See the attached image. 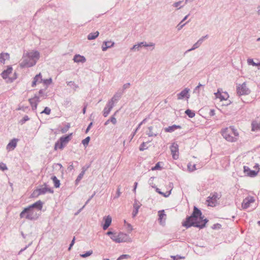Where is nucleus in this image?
Wrapping results in <instances>:
<instances>
[{
	"mask_svg": "<svg viewBox=\"0 0 260 260\" xmlns=\"http://www.w3.org/2000/svg\"><path fill=\"white\" fill-rule=\"evenodd\" d=\"M42 81H43V80L42 78V76H41V74L40 73L39 74L37 75L35 77V78L34 79V81L32 83V86H36L37 85V84L41 83L42 82Z\"/></svg>",
	"mask_w": 260,
	"mask_h": 260,
	"instance_id": "23",
	"label": "nucleus"
},
{
	"mask_svg": "<svg viewBox=\"0 0 260 260\" xmlns=\"http://www.w3.org/2000/svg\"><path fill=\"white\" fill-rule=\"evenodd\" d=\"M40 195H38V191L37 188L34 190L32 193L31 194V197L32 198H37Z\"/></svg>",
	"mask_w": 260,
	"mask_h": 260,
	"instance_id": "48",
	"label": "nucleus"
},
{
	"mask_svg": "<svg viewBox=\"0 0 260 260\" xmlns=\"http://www.w3.org/2000/svg\"><path fill=\"white\" fill-rule=\"evenodd\" d=\"M171 193V190H170L169 191H167L166 192H163V193L161 194V196H162L164 197L167 198V197H168L170 195Z\"/></svg>",
	"mask_w": 260,
	"mask_h": 260,
	"instance_id": "53",
	"label": "nucleus"
},
{
	"mask_svg": "<svg viewBox=\"0 0 260 260\" xmlns=\"http://www.w3.org/2000/svg\"><path fill=\"white\" fill-rule=\"evenodd\" d=\"M29 101H30V104L31 105H32V103L36 101V99L35 98L31 99L29 100Z\"/></svg>",
	"mask_w": 260,
	"mask_h": 260,
	"instance_id": "63",
	"label": "nucleus"
},
{
	"mask_svg": "<svg viewBox=\"0 0 260 260\" xmlns=\"http://www.w3.org/2000/svg\"><path fill=\"white\" fill-rule=\"evenodd\" d=\"M114 42L112 41H106L104 43L102 46L103 51H106L108 48L112 47L114 45Z\"/></svg>",
	"mask_w": 260,
	"mask_h": 260,
	"instance_id": "24",
	"label": "nucleus"
},
{
	"mask_svg": "<svg viewBox=\"0 0 260 260\" xmlns=\"http://www.w3.org/2000/svg\"><path fill=\"white\" fill-rule=\"evenodd\" d=\"M43 204H44V202H43L41 200H39L32 204L29 205L26 208H27V209H34L36 210H38L42 211V209L43 207Z\"/></svg>",
	"mask_w": 260,
	"mask_h": 260,
	"instance_id": "14",
	"label": "nucleus"
},
{
	"mask_svg": "<svg viewBox=\"0 0 260 260\" xmlns=\"http://www.w3.org/2000/svg\"><path fill=\"white\" fill-rule=\"evenodd\" d=\"M243 172L247 176L250 177H254L257 176L259 172V170H251L248 167L244 166L243 167Z\"/></svg>",
	"mask_w": 260,
	"mask_h": 260,
	"instance_id": "12",
	"label": "nucleus"
},
{
	"mask_svg": "<svg viewBox=\"0 0 260 260\" xmlns=\"http://www.w3.org/2000/svg\"><path fill=\"white\" fill-rule=\"evenodd\" d=\"M51 110L48 107H46L44 110L41 112V114H49L50 113Z\"/></svg>",
	"mask_w": 260,
	"mask_h": 260,
	"instance_id": "50",
	"label": "nucleus"
},
{
	"mask_svg": "<svg viewBox=\"0 0 260 260\" xmlns=\"http://www.w3.org/2000/svg\"><path fill=\"white\" fill-rule=\"evenodd\" d=\"M125 226H126V228L127 231L129 233L131 232L133 230L132 225H131V224L129 223H126V225Z\"/></svg>",
	"mask_w": 260,
	"mask_h": 260,
	"instance_id": "45",
	"label": "nucleus"
},
{
	"mask_svg": "<svg viewBox=\"0 0 260 260\" xmlns=\"http://www.w3.org/2000/svg\"><path fill=\"white\" fill-rule=\"evenodd\" d=\"M158 220L159 221V222L161 224L162 219L164 218V217L166 216V214L165 213V211L164 210L159 211L158 212Z\"/></svg>",
	"mask_w": 260,
	"mask_h": 260,
	"instance_id": "27",
	"label": "nucleus"
},
{
	"mask_svg": "<svg viewBox=\"0 0 260 260\" xmlns=\"http://www.w3.org/2000/svg\"><path fill=\"white\" fill-rule=\"evenodd\" d=\"M92 125H93V122H90L89 123L88 125L87 126V128H86V129L85 130V133L86 134H87L89 131V130L90 129V128H91Z\"/></svg>",
	"mask_w": 260,
	"mask_h": 260,
	"instance_id": "51",
	"label": "nucleus"
},
{
	"mask_svg": "<svg viewBox=\"0 0 260 260\" xmlns=\"http://www.w3.org/2000/svg\"><path fill=\"white\" fill-rule=\"evenodd\" d=\"M229 130H230V132H231V134H232L235 136L234 137H238L239 136L238 132H237V129L234 128V126H230L229 128Z\"/></svg>",
	"mask_w": 260,
	"mask_h": 260,
	"instance_id": "32",
	"label": "nucleus"
},
{
	"mask_svg": "<svg viewBox=\"0 0 260 260\" xmlns=\"http://www.w3.org/2000/svg\"><path fill=\"white\" fill-rule=\"evenodd\" d=\"M38 195L45 194L47 192L53 193L54 190L51 187H43V186H41L40 188H37Z\"/></svg>",
	"mask_w": 260,
	"mask_h": 260,
	"instance_id": "17",
	"label": "nucleus"
},
{
	"mask_svg": "<svg viewBox=\"0 0 260 260\" xmlns=\"http://www.w3.org/2000/svg\"><path fill=\"white\" fill-rule=\"evenodd\" d=\"M215 95L216 99H218L220 102H223V105H228L231 104V102L229 99V95L226 92H223L221 90L218 89Z\"/></svg>",
	"mask_w": 260,
	"mask_h": 260,
	"instance_id": "6",
	"label": "nucleus"
},
{
	"mask_svg": "<svg viewBox=\"0 0 260 260\" xmlns=\"http://www.w3.org/2000/svg\"><path fill=\"white\" fill-rule=\"evenodd\" d=\"M247 62L249 64H251L253 66H258V64L254 62L252 59H248Z\"/></svg>",
	"mask_w": 260,
	"mask_h": 260,
	"instance_id": "46",
	"label": "nucleus"
},
{
	"mask_svg": "<svg viewBox=\"0 0 260 260\" xmlns=\"http://www.w3.org/2000/svg\"><path fill=\"white\" fill-rule=\"evenodd\" d=\"M70 127V123H67L66 124L65 126L61 128L60 132L62 133H66L68 132L69 128Z\"/></svg>",
	"mask_w": 260,
	"mask_h": 260,
	"instance_id": "34",
	"label": "nucleus"
},
{
	"mask_svg": "<svg viewBox=\"0 0 260 260\" xmlns=\"http://www.w3.org/2000/svg\"><path fill=\"white\" fill-rule=\"evenodd\" d=\"M41 215V211L32 209H27L25 207L20 212L19 216L20 218L25 219L31 221L37 220Z\"/></svg>",
	"mask_w": 260,
	"mask_h": 260,
	"instance_id": "3",
	"label": "nucleus"
},
{
	"mask_svg": "<svg viewBox=\"0 0 260 260\" xmlns=\"http://www.w3.org/2000/svg\"><path fill=\"white\" fill-rule=\"evenodd\" d=\"M92 253H93V251L91 250L87 251L82 254H80V256L82 258H86V257H87L89 256L90 255H91Z\"/></svg>",
	"mask_w": 260,
	"mask_h": 260,
	"instance_id": "31",
	"label": "nucleus"
},
{
	"mask_svg": "<svg viewBox=\"0 0 260 260\" xmlns=\"http://www.w3.org/2000/svg\"><path fill=\"white\" fill-rule=\"evenodd\" d=\"M73 133L66 134L60 137L55 143L54 146V150L56 151L58 149L63 150L67 146L68 143L71 140Z\"/></svg>",
	"mask_w": 260,
	"mask_h": 260,
	"instance_id": "4",
	"label": "nucleus"
},
{
	"mask_svg": "<svg viewBox=\"0 0 260 260\" xmlns=\"http://www.w3.org/2000/svg\"><path fill=\"white\" fill-rule=\"evenodd\" d=\"M152 187L155 189V191L156 192H157L158 194L161 195L163 193L160 189L157 187V186L155 185H152Z\"/></svg>",
	"mask_w": 260,
	"mask_h": 260,
	"instance_id": "49",
	"label": "nucleus"
},
{
	"mask_svg": "<svg viewBox=\"0 0 260 260\" xmlns=\"http://www.w3.org/2000/svg\"><path fill=\"white\" fill-rule=\"evenodd\" d=\"M18 141L19 139L17 138L11 139L6 146L7 150L9 151L13 150L16 147Z\"/></svg>",
	"mask_w": 260,
	"mask_h": 260,
	"instance_id": "16",
	"label": "nucleus"
},
{
	"mask_svg": "<svg viewBox=\"0 0 260 260\" xmlns=\"http://www.w3.org/2000/svg\"><path fill=\"white\" fill-rule=\"evenodd\" d=\"M189 89L187 88H185L180 93L177 94L178 99L182 100L184 98H186L187 99H188L189 98Z\"/></svg>",
	"mask_w": 260,
	"mask_h": 260,
	"instance_id": "19",
	"label": "nucleus"
},
{
	"mask_svg": "<svg viewBox=\"0 0 260 260\" xmlns=\"http://www.w3.org/2000/svg\"><path fill=\"white\" fill-rule=\"evenodd\" d=\"M142 125V124L141 123H140L138 126H137V127L135 129V132H137L138 131V130L140 128V127H141V125Z\"/></svg>",
	"mask_w": 260,
	"mask_h": 260,
	"instance_id": "64",
	"label": "nucleus"
},
{
	"mask_svg": "<svg viewBox=\"0 0 260 260\" xmlns=\"http://www.w3.org/2000/svg\"><path fill=\"white\" fill-rule=\"evenodd\" d=\"M120 194H121L120 188H119V187H118L117 189L116 195L114 197V199H117V198H119L120 197Z\"/></svg>",
	"mask_w": 260,
	"mask_h": 260,
	"instance_id": "47",
	"label": "nucleus"
},
{
	"mask_svg": "<svg viewBox=\"0 0 260 260\" xmlns=\"http://www.w3.org/2000/svg\"><path fill=\"white\" fill-rule=\"evenodd\" d=\"M182 127L180 125L173 124L164 128V131L166 133H172L177 129H181Z\"/></svg>",
	"mask_w": 260,
	"mask_h": 260,
	"instance_id": "20",
	"label": "nucleus"
},
{
	"mask_svg": "<svg viewBox=\"0 0 260 260\" xmlns=\"http://www.w3.org/2000/svg\"><path fill=\"white\" fill-rule=\"evenodd\" d=\"M131 256L128 254H122L120 255L116 260H122L123 259H127L130 258Z\"/></svg>",
	"mask_w": 260,
	"mask_h": 260,
	"instance_id": "36",
	"label": "nucleus"
},
{
	"mask_svg": "<svg viewBox=\"0 0 260 260\" xmlns=\"http://www.w3.org/2000/svg\"><path fill=\"white\" fill-rule=\"evenodd\" d=\"M110 238L114 241L115 242V240H116V239H118V235H116V232H114V234L113 235H112V236H111Z\"/></svg>",
	"mask_w": 260,
	"mask_h": 260,
	"instance_id": "52",
	"label": "nucleus"
},
{
	"mask_svg": "<svg viewBox=\"0 0 260 260\" xmlns=\"http://www.w3.org/2000/svg\"><path fill=\"white\" fill-rule=\"evenodd\" d=\"M118 239H116L115 243H120L130 241L131 238L129 236L125 233L119 232L118 234Z\"/></svg>",
	"mask_w": 260,
	"mask_h": 260,
	"instance_id": "11",
	"label": "nucleus"
},
{
	"mask_svg": "<svg viewBox=\"0 0 260 260\" xmlns=\"http://www.w3.org/2000/svg\"><path fill=\"white\" fill-rule=\"evenodd\" d=\"M237 92L239 95H246L248 94L250 90L247 87L245 83H243L242 84H240L237 87Z\"/></svg>",
	"mask_w": 260,
	"mask_h": 260,
	"instance_id": "9",
	"label": "nucleus"
},
{
	"mask_svg": "<svg viewBox=\"0 0 260 260\" xmlns=\"http://www.w3.org/2000/svg\"><path fill=\"white\" fill-rule=\"evenodd\" d=\"M201 41V40H200L197 43H196V44H194L193 45V46L191 49H189L188 51H189L192 50L196 48H197L199 46V45L201 44V43H200Z\"/></svg>",
	"mask_w": 260,
	"mask_h": 260,
	"instance_id": "44",
	"label": "nucleus"
},
{
	"mask_svg": "<svg viewBox=\"0 0 260 260\" xmlns=\"http://www.w3.org/2000/svg\"><path fill=\"white\" fill-rule=\"evenodd\" d=\"M161 164H164V162L162 161H158L155 165L157 170H161L162 169L163 167L161 166Z\"/></svg>",
	"mask_w": 260,
	"mask_h": 260,
	"instance_id": "40",
	"label": "nucleus"
},
{
	"mask_svg": "<svg viewBox=\"0 0 260 260\" xmlns=\"http://www.w3.org/2000/svg\"><path fill=\"white\" fill-rule=\"evenodd\" d=\"M114 232L113 231H108L107 233H106V235L110 236V237H111V236H112V235H113L114 234Z\"/></svg>",
	"mask_w": 260,
	"mask_h": 260,
	"instance_id": "61",
	"label": "nucleus"
},
{
	"mask_svg": "<svg viewBox=\"0 0 260 260\" xmlns=\"http://www.w3.org/2000/svg\"><path fill=\"white\" fill-rule=\"evenodd\" d=\"M10 59V55L8 53H2L0 54V62L5 64L6 61Z\"/></svg>",
	"mask_w": 260,
	"mask_h": 260,
	"instance_id": "21",
	"label": "nucleus"
},
{
	"mask_svg": "<svg viewBox=\"0 0 260 260\" xmlns=\"http://www.w3.org/2000/svg\"><path fill=\"white\" fill-rule=\"evenodd\" d=\"M103 223L102 226L104 230H106L110 226L112 222V217L110 215L105 216L103 217Z\"/></svg>",
	"mask_w": 260,
	"mask_h": 260,
	"instance_id": "15",
	"label": "nucleus"
},
{
	"mask_svg": "<svg viewBox=\"0 0 260 260\" xmlns=\"http://www.w3.org/2000/svg\"><path fill=\"white\" fill-rule=\"evenodd\" d=\"M141 44H143V45L144 46H154V44L152 43H151L149 44H144V43H142L141 44L139 45L138 47L140 46L141 45Z\"/></svg>",
	"mask_w": 260,
	"mask_h": 260,
	"instance_id": "59",
	"label": "nucleus"
},
{
	"mask_svg": "<svg viewBox=\"0 0 260 260\" xmlns=\"http://www.w3.org/2000/svg\"><path fill=\"white\" fill-rule=\"evenodd\" d=\"M146 146V143L145 142H143L141 144L140 147H139V150L140 151H144V150L147 149V148H145V147Z\"/></svg>",
	"mask_w": 260,
	"mask_h": 260,
	"instance_id": "43",
	"label": "nucleus"
},
{
	"mask_svg": "<svg viewBox=\"0 0 260 260\" xmlns=\"http://www.w3.org/2000/svg\"><path fill=\"white\" fill-rule=\"evenodd\" d=\"M221 197V194L219 195L216 192L211 193L210 195L207 198L206 202L208 205L211 207L215 206V204L217 199H219Z\"/></svg>",
	"mask_w": 260,
	"mask_h": 260,
	"instance_id": "7",
	"label": "nucleus"
},
{
	"mask_svg": "<svg viewBox=\"0 0 260 260\" xmlns=\"http://www.w3.org/2000/svg\"><path fill=\"white\" fill-rule=\"evenodd\" d=\"M51 80L50 79V80H44L43 81V83L45 84H49L51 83Z\"/></svg>",
	"mask_w": 260,
	"mask_h": 260,
	"instance_id": "62",
	"label": "nucleus"
},
{
	"mask_svg": "<svg viewBox=\"0 0 260 260\" xmlns=\"http://www.w3.org/2000/svg\"><path fill=\"white\" fill-rule=\"evenodd\" d=\"M141 205H142V204H140L137 199H135L134 203L133 204L134 209L132 212V217L133 218L135 217L137 215L138 212H139V209H140Z\"/></svg>",
	"mask_w": 260,
	"mask_h": 260,
	"instance_id": "18",
	"label": "nucleus"
},
{
	"mask_svg": "<svg viewBox=\"0 0 260 260\" xmlns=\"http://www.w3.org/2000/svg\"><path fill=\"white\" fill-rule=\"evenodd\" d=\"M32 244V242H31L30 243H29L27 245H26L24 248H22L20 251L19 252H18V254H20L22 252V251H24L25 249H26L29 246L31 245V244Z\"/></svg>",
	"mask_w": 260,
	"mask_h": 260,
	"instance_id": "55",
	"label": "nucleus"
},
{
	"mask_svg": "<svg viewBox=\"0 0 260 260\" xmlns=\"http://www.w3.org/2000/svg\"><path fill=\"white\" fill-rule=\"evenodd\" d=\"M255 199L253 197L248 196L244 199L242 203V207L243 209H247L249 207L251 203H254Z\"/></svg>",
	"mask_w": 260,
	"mask_h": 260,
	"instance_id": "13",
	"label": "nucleus"
},
{
	"mask_svg": "<svg viewBox=\"0 0 260 260\" xmlns=\"http://www.w3.org/2000/svg\"><path fill=\"white\" fill-rule=\"evenodd\" d=\"M171 258L173 260H179V259H181L184 258V256H181L180 255H171Z\"/></svg>",
	"mask_w": 260,
	"mask_h": 260,
	"instance_id": "37",
	"label": "nucleus"
},
{
	"mask_svg": "<svg viewBox=\"0 0 260 260\" xmlns=\"http://www.w3.org/2000/svg\"><path fill=\"white\" fill-rule=\"evenodd\" d=\"M28 120H29V118L27 115H25L22 119L19 120V123L23 124Z\"/></svg>",
	"mask_w": 260,
	"mask_h": 260,
	"instance_id": "38",
	"label": "nucleus"
},
{
	"mask_svg": "<svg viewBox=\"0 0 260 260\" xmlns=\"http://www.w3.org/2000/svg\"><path fill=\"white\" fill-rule=\"evenodd\" d=\"M153 129V127L150 126L148 127L149 132L147 133V135H148L149 137H155L157 136V134H153L152 132Z\"/></svg>",
	"mask_w": 260,
	"mask_h": 260,
	"instance_id": "35",
	"label": "nucleus"
},
{
	"mask_svg": "<svg viewBox=\"0 0 260 260\" xmlns=\"http://www.w3.org/2000/svg\"><path fill=\"white\" fill-rule=\"evenodd\" d=\"M99 35V32L97 31L93 33H90L88 36V40H93L95 39Z\"/></svg>",
	"mask_w": 260,
	"mask_h": 260,
	"instance_id": "30",
	"label": "nucleus"
},
{
	"mask_svg": "<svg viewBox=\"0 0 260 260\" xmlns=\"http://www.w3.org/2000/svg\"><path fill=\"white\" fill-rule=\"evenodd\" d=\"M187 170L189 172H193L197 170L196 165L193 164V165H191V162H189L187 164Z\"/></svg>",
	"mask_w": 260,
	"mask_h": 260,
	"instance_id": "29",
	"label": "nucleus"
},
{
	"mask_svg": "<svg viewBox=\"0 0 260 260\" xmlns=\"http://www.w3.org/2000/svg\"><path fill=\"white\" fill-rule=\"evenodd\" d=\"M85 207V205H84L82 208H81L80 209H79L75 213V215L76 216L77 215H78L81 212V211L83 209V208Z\"/></svg>",
	"mask_w": 260,
	"mask_h": 260,
	"instance_id": "60",
	"label": "nucleus"
},
{
	"mask_svg": "<svg viewBox=\"0 0 260 260\" xmlns=\"http://www.w3.org/2000/svg\"><path fill=\"white\" fill-rule=\"evenodd\" d=\"M211 228L213 230H219V229H220L221 228V225L220 224V223H215V224H214Z\"/></svg>",
	"mask_w": 260,
	"mask_h": 260,
	"instance_id": "42",
	"label": "nucleus"
},
{
	"mask_svg": "<svg viewBox=\"0 0 260 260\" xmlns=\"http://www.w3.org/2000/svg\"><path fill=\"white\" fill-rule=\"evenodd\" d=\"M221 133L223 137L228 141L234 142L237 140L236 137L232 136L231 133L230 132L228 128H225L222 129Z\"/></svg>",
	"mask_w": 260,
	"mask_h": 260,
	"instance_id": "8",
	"label": "nucleus"
},
{
	"mask_svg": "<svg viewBox=\"0 0 260 260\" xmlns=\"http://www.w3.org/2000/svg\"><path fill=\"white\" fill-rule=\"evenodd\" d=\"M84 174H85V173L83 171H81V172L78 175V176H77L76 179L75 181V185H77L79 183V182H80V181L82 179V178H83V177Z\"/></svg>",
	"mask_w": 260,
	"mask_h": 260,
	"instance_id": "26",
	"label": "nucleus"
},
{
	"mask_svg": "<svg viewBox=\"0 0 260 260\" xmlns=\"http://www.w3.org/2000/svg\"><path fill=\"white\" fill-rule=\"evenodd\" d=\"M115 115H113L109 119H108L104 123L105 125H108L110 122H112L113 124H115L117 122L116 119L114 117Z\"/></svg>",
	"mask_w": 260,
	"mask_h": 260,
	"instance_id": "28",
	"label": "nucleus"
},
{
	"mask_svg": "<svg viewBox=\"0 0 260 260\" xmlns=\"http://www.w3.org/2000/svg\"><path fill=\"white\" fill-rule=\"evenodd\" d=\"M208 222L209 220L203 214L201 209L194 206L190 215L186 216L182 222V225L187 229L192 226L202 230L206 228Z\"/></svg>",
	"mask_w": 260,
	"mask_h": 260,
	"instance_id": "1",
	"label": "nucleus"
},
{
	"mask_svg": "<svg viewBox=\"0 0 260 260\" xmlns=\"http://www.w3.org/2000/svg\"><path fill=\"white\" fill-rule=\"evenodd\" d=\"M170 148L173 158L174 159H177L179 157L178 145L176 143L174 142L172 144Z\"/></svg>",
	"mask_w": 260,
	"mask_h": 260,
	"instance_id": "10",
	"label": "nucleus"
},
{
	"mask_svg": "<svg viewBox=\"0 0 260 260\" xmlns=\"http://www.w3.org/2000/svg\"><path fill=\"white\" fill-rule=\"evenodd\" d=\"M90 140V137L89 136H88V137H86L84 139L82 140V144L83 145V146L85 147H86L88 146Z\"/></svg>",
	"mask_w": 260,
	"mask_h": 260,
	"instance_id": "33",
	"label": "nucleus"
},
{
	"mask_svg": "<svg viewBox=\"0 0 260 260\" xmlns=\"http://www.w3.org/2000/svg\"><path fill=\"white\" fill-rule=\"evenodd\" d=\"M67 170H68L69 172H71L73 170H74L73 162H72V164L69 166V167L67 168Z\"/></svg>",
	"mask_w": 260,
	"mask_h": 260,
	"instance_id": "57",
	"label": "nucleus"
},
{
	"mask_svg": "<svg viewBox=\"0 0 260 260\" xmlns=\"http://www.w3.org/2000/svg\"><path fill=\"white\" fill-rule=\"evenodd\" d=\"M137 186H138V182H135L134 184V186H133V192L135 193H136V189L137 188Z\"/></svg>",
	"mask_w": 260,
	"mask_h": 260,
	"instance_id": "58",
	"label": "nucleus"
},
{
	"mask_svg": "<svg viewBox=\"0 0 260 260\" xmlns=\"http://www.w3.org/2000/svg\"><path fill=\"white\" fill-rule=\"evenodd\" d=\"M51 179L52 180L54 186L55 188H59L60 186V180L56 177V176L53 175L51 177Z\"/></svg>",
	"mask_w": 260,
	"mask_h": 260,
	"instance_id": "22",
	"label": "nucleus"
},
{
	"mask_svg": "<svg viewBox=\"0 0 260 260\" xmlns=\"http://www.w3.org/2000/svg\"><path fill=\"white\" fill-rule=\"evenodd\" d=\"M90 167V164H88V165H85L84 166H83L82 168V171H83L84 173H85L86 171Z\"/></svg>",
	"mask_w": 260,
	"mask_h": 260,
	"instance_id": "54",
	"label": "nucleus"
},
{
	"mask_svg": "<svg viewBox=\"0 0 260 260\" xmlns=\"http://www.w3.org/2000/svg\"><path fill=\"white\" fill-rule=\"evenodd\" d=\"M2 77L7 82H12L17 78V74L13 72L12 67L8 66L6 70L2 73Z\"/></svg>",
	"mask_w": 260,
	"mask_h": 260,
	"instance_id": "5",
	"label": "nucleus"
},
{
	"mask_svg": "<svg viewBox=\"0 0 260 260\" xmlns=\"http://www.w3.org/2000/svg\"><path fill=\"white\" fill-rule=\"evenodd\" d=\"M40 57V53L37 51H31L25 54L22 57L20 63L22 67H30L34 66Z\"/></svg>",
	"mask_w": 260,
	"mask_h": 260,
	"instance_id": "2",
	"label": "nucleus"
},
{
	"mask_svg": "<svg viewBox=\"0 0 260 260\" xmlns=\"http://www.w3.org/2000/svg\"><path fill=\"white\" fill-rule=\"evenodd\" d=\"M75 240H76V237H75V236H74V237H73L72 240L71 241V242L69 245V246L68 247V250L69 251L71 250V249L72 248L73 245H74V244L75 243Z\"/></svg>",
	"mask_w": 260,
	"mask_h": 260,
	"instance_id": "39",
	"label": "nucleus"
},
{
	"mask_svg": "<svg viewBox=\"0 0 260 260\" xmlns=\"http://www.w3.org/2000/svg\"><path fill=\"white\" fill-rule=\"evenodd\" d=\"M154 177H151V178L149 179V181H148L149 184L151 187H152V185H155V184H153V179H154Z\"/></svg>",
	"mask_w": 260,
	"mask_h": 260,
	"instance_id": "56",
	"label": "nucleus"
},
{
	"mask_svg": "<svg viewBox=\"0 0 260 260\" xmlns=\"http://www.w3.org/2000/svg\"><path fill=\"white\" fill-rule=\"evenodd\" d=\"M74 60L76 62H84L86 61L85 58L83 56H81L79 54L75 55L74 57Z\"/></svg>",
	"mask_w": 260,
	"mask_h": 260,
	"instance_id": "25",
	"label": "nucleus"
},
{
	"mask_svg": "<svg viewBox=\"0 0 260 260\" xmlns=\"http://www.w3.org/2000/svg\"><path fill=\"white\" fill-rule=\"evenodd\" d=\"M0 170L5 171L8 170L6 165L3 162H0Z\"/></svg>",
	"mask_w": 260,
	"mask_h": 260,
	"instance_id": "41",
	"label": "nucleus"
}]
</instances>
